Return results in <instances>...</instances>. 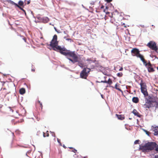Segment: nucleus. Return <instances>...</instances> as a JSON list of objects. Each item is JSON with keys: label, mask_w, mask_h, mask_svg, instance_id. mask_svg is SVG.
<instances>
[{"label": "nucleus", "mask_w": 158, "mask_h": 158, "mask_svg": "<svg viewBox=\"0 0 158 158\" xmlns=\"http://www.w3.org/2000/svg\"><path fill=\"white\" fill-rule=\"evenodd\" d=\"M73 150L72 151V152H74L75 153H76L77 151V150L74 148H73Z\"/></svg>", "instance_id": "nucleus-31"}, {"label": "nucleus", "mask_w": 158, "mask_h": 158, "mask_svg": "<svg viewBox=\"0 0 158 158\" xmlns=\"http://www.w3.org/2000/svg\"><path fill=\"white\" fill-rule=\"evenodd\" d=\"M3 106V105H0V112H1L2 113H4V112H2V110H1V109L2 108V107Z\"/></svg>", "instance_id": "nucleus-30"}, {"label": "nucleus", "mask_w": 158, "mask_h": 158, "mask_svg": "<svg viewBox=\"0 0 158 158\" xmlns=\"http://www.w3.org/2000/svg\"><path fill=\"white\" fill-rule=\"evenodd\" d=\"M100 82L107 83L109 84H112V83L111 80L110 78L109 79L108 81H106V80H105V81H102Z\"/></svg>", "instance_id": "nucleus-14"}, {"label": "nucleus", "mask_w": 158, "mask_h": 158, "mask_svg": "<svg viewBox=\"0 0 158 158\" xmlns=\"http://www.w3.org/2000/svg\"><path fill=\"white\" fill-rule=\"evenodd\" d=\"M141 86V90L142 93L145 96L148 95V93L147 91V85L145 82H143L142 81L140 84Z\"/></svg>", "instance_id": "nucleus-3"}, {"label": "nucleus", "mask_w": 158, "mask_h": 158, "mask_svg": "<svg viewBox=\"0 0 158 158\" xmlns=\"http://www.w3.org/2000/svg\"><path fill=\"white\" fill-rule=\"evenodd\" d=\"M131 53L133 56L137 57L140 54L139 49L137 48H133L131 51Z\"/></svg>", "instance_id": "nucleus-8"}, {"label": "nucleus", "mask_w": 158, "mask_h": 158, "mask_svg": "<svg viewBox=\"0 0 158 158\" xmlns=\"http://www.w3.org/2000/svg\"><path fill=\"white\" fill-rule=\"evenodd\" d=\"M43 22L44 23H47L49 21V19L47 17H45L43 18Z\"/></svg>", "instance_id": "nucleus-20"}, {"label": "nucleus", "mask_w": 158, "mask_h": 158, "mask_svg": "<svg viewBox=\"0 0 158 158\" xmlns=\"http://www.w3.org/2000/svg\"><path fill=\"white\" fill-rule=\"evenodd\" d=\"M67 40H71V39H68Z\"/></svg>", "instance_id": "nucleus-48"}, {"label": "nucleus", "mask_w": 158, "mask_h": 158, "mask_svg": "<svg viewBox=\"0 0 158 158\" xmlns=\"http://www.w3.org/2000/svg\"><path fill=\"white\" fill-rule=\"evenodd\" d=\"M37 105L40 106L39 110H42L43 109V105L42 103L40 101H38L37 102Z\"/></svg>", "instance_id": "nucleus-15"}, {"label": "nucleus", "mask_w": 158, "mask_h": 158, "mask_svg": "<svg viewBox=\"0 0 158 158\" xmlns=\"http://www.w3.org/2000/svg\"><path fill=\"white\" fill-rule=\"evenodd\" d=\"M156 103V106H158V102H157V103Z\"/></svg>", "instance_id": "nucleus-39"}, {"label": "nucleus", "mask_w": 158, "mask_h": 158, "mask_svg": "<svg viewBox=\"0 0 158 158\" xmlns=\"http://www.w3.org/2000/svg\"><path fill=\"white\" fill-rule=\"evenodd\" d=\"M86 61H87L88 63H94L96 61L95 58H87Z\"/></svg>", "instance_id": "nucleus-11"}, {"label": "nucleus", "mask_w": 158, "mask_h": 158, "mask_svg": "<svg viewBox=\"0 0 158 158\" xmlns=\"http://www.w3.org/2000/svg\"><path fill=\"white\" fill-rule=\"evenodd\" d=\"M25 15H26V11H25V12H24Z\"/></svg>", "instance_id": "nucleus-45"}, {"label": "nucleus", "mask_w": 158, "mask_h": 158, "mask_svg": "<svg viewBox=\"0 0 158 158\" xmlns=\"http://www.w3.org/2000/svg\"><path fill=\"white\" fill-rule=\"evenodd\" d=\"M18 4H19V6H22L23 5L24 3H23V1H20L19 2Z\"/></svg>", "instance_id": "nucleus-25"}, {"label": "nucleus", "mask_w": 158, "mask_h": 158, "mask_svg": "<svg viewBox=\"0 0 158 158\" xmlns=\"http://www.w3.org/2000/svg\"><path fill=\"white\" fill-rule=\"evenodd\" d=\"M32 71L34 72V71H35V69H32Z\"/></svg>", "instance_id": "nucleus-41"}, {"label": "nucleus", "mask_w": 158, "mask_h": 158, "mask_svg": "<svg viewBox=\"0 0 158 158\" xmlns=\"http://www.w3.org/2000/svg\"><path fill=\"white\" fill-rule=\"evenodd\" d=\"M144 0L145 1H147V0Z\"/></svg>", "instance_id": "nucleus-51"}, {"label": "nucleus", "mask_w": 158, "mask_h": 158, "mask_svg": "<svg viewBox=\"0 0 158 158\" xmlns=\"http://www.w3.org/2000/svg\"><path fill=\"white\" fill-rule=\"evenodd\" d=\"M132 101L133 102L137 103L139 101V99L137 97H133L132 99Z\"/></svg>", "instance_id": "nucleus-16"}, {"label": "nucleus", "mask_w": 158, "mask_h": 158, "mask_svg": "<svg viewBox=\"0 0 158 158\" xmlns=\"http://www.w3.org/2000/svg\"><path fill=\"white\" fill-rule=\"evenodd\" d=\"M78 58L77 61V62H78V65L81 67L83 68L84 67V64L81 62L78 61Z\"/></svg>", "instance_id": "nucleus-18"}, {"label": "nucleus", "mask_w": 158, "mask_h": 158, "mask_svg": "<svg viewBox=\"0 0 158 158\" xmlns=\"http://www.w3.org/2000/svg\"><path fill=\"white\" fill-rule=\"evenodd\" d=\"M122 26H123L125 28H126L127 27V25H126L124 23H123V24H122Z\"/></svg>", "instance_id": "nucleus-32"}, {"label": "nucleus", "mask_w": 158, "mask_h": 158, "mask_svg": "<svg viewBox=\"0 0 158 158\" xmlns=\"http://www.w3.org/2000/svg\"><path fill=\"white\" fill-rule=\"evenodd\" d=\"M40 131H39V132L38 131V132H37V134H38V133H40Z\"/></svg>", "instance_id": "nucleus-47"}, {"label": "nucleus", "mask_w": 158, "mask_h": 158, "mask_svg": "<svg viewBox=\"0 0 158 158\" xmlns=\"http://www.w3.org/2000/svg\"><path fill=\"white\" fill-rule=\"evenodd\" d=\"M148 133H149V132H148V131H146V133H147V134H148Z\"/></svg>", "instance_id": "nucleus-46"}, {"label": "nucleus", "mask_w": 158, "mask_h": 158, "mask_svg": "<svg viewBox=\"0 0 158 158\" xmlns=\"http://www.w3.org/2000/svg\"><path fill=\"white\" fill-rule=\"evenodd\" d=\"M57 35H54L53 39H52V41H57Z\"/></svg>", "instance_id": "nucleus-24"}, {"label": "nucleus", "mask_w": 158, "mask_h": 158, "mask_svg": "<svg viewBox=\"0 0 158 158\" xmlns=\"http://www.w3.org/2000/svg\"><path fill=\"white\" fill-rule=\"evenodd\" d=\"M139 140H136L135 141V142H134V143H135V144H139Z\"/></svg>", "instance_id": "nucleus-28"}, {"label": "nucleus", "mask_w": 158, "mask_h": 158, "mask_svg": "<svg viewBox=\"0 0 158 158\" xmlns=\"http://www.w3.org/2000/svg\"><path fill=\"white\" fill-rule=\"evenodd\" d=\"M23 40H24L25 41V42H26V39L24 37L23 38Z\"/></svg>", "instance_id": "nucleus-35"}, {"label": "nucleus", "mask_w": 158, "mask_h": 158, "mask_svg": "<svg viewBox=\"0 0 158 158\" xmlns=\"http://www.w3.org/2000/svg\"><path fill=\"white\" fill-rule=\"evenodd\" d=\"M157 69L158 70V67L157 68Z\"/></svg>", "instance_id": "nucleus-50"}, {"label": "nucleus", "mask_w": 158, "mask_h": 158, "mask_svg": "<svg viewBox=\"0 0 158 158\" xmlns=\"http://www.w3.org/2000/svg\"><path fill=\"white\" fill-rule=\"evenodd\" d=\"M9 2L12 5H15L17 7H19V5L18 4H17L16 3H15V2H13V1H12L10 0V2Z\"/></svg>", "instance_id": "nucleus-21"}, {"label": "nucleus", "mask_w": 158, "mask_h": 158, "mask_svg": "<svg viewBox=\"0 0 158 158\" xmlns=\"http://www.w3.org/2000/svg\"><path fill=\"white\" fill-rule=\"evenodd\" d=\"M43 136L44 137H48L49 135L48 131H47L46 133L43 132Z\"/></svg>", "instance_id": "nucleus-22"}, {"label": "nucleus", "mask_w": 158, "mask_h": 158, "mask_svg": "<svg viewBox=\"0 0 158 158\" xmlns=\"http://www.w3.org/2000/svg\"><path fill=\"white\" fill-rule=\"evenodd\" d=\"M30 1L29 0V1H28L27 2V4H29L30 3Z\"/></svg>", "instance_id": "nucleus-38"}, {"label": "nucleus", "mask_w": 158, "mask_h": 158, "mask_svg": "<svg viewBox=\"0 0 158 158\" xmlns=\"http://www.w3.org/2000/svg\"><path fill=\"white\" fill-rule=\"evenodd\" d=\"M156 151L158 152V145L157 146L156 148Z\"/></svg>", "instance_id": "nucleus-36"}, {"label": "nucleus", "mask_w": 158, "mask_h": 158, "mask_svg": "<svg viewBox=\"0 0 158 158\" xmlns=\"http://www.w3.org/2000/svg\"><path fill=\"white\" fill-rule=\"evenodd\" d=\"M115 116L117 117L118 119L123 120L125 119V117L123 115H118L116 114Z\"/></svg>", "instance_id": "nucleus-12"}, {"label": "nucleus", "mask_w": 158, "mask_h": 158, "mask_svg": "<svg viewBox=\"0 0 158 158\" xmlns=\"http://www.w3.org/2000/svg\"><path fill=\"white\" fill-rule=\"evenodd\" d=\"M19 92L20 94H23L25 93L26 90L24 88H22L19 89Z\"/></svg>", "instance_id": "nucleus-17"}, {"label": "nucleus", "mask_w": 158, "mask_h": 158, "mask_svg": "<svg viewBox=\"0 0 158 158\" xmlns=\"http://www.w3.org/2000/svg\"><path fill=\"white\" fill-rule=\"evenodd\" d=\"M83 158H87L85 157H84Z\"/></svg>", "instance_id": "nucleus-49"}, {"label": "nucleus", "mask_w": 158, "mask_h": 158, "mask_svg": "<svg viewBox=\"0 0 158 158\" xmlns=\"http://www.w3.org/2000/svg\"><path fill=\"white\" fill-rule=\"evenodd\" d=\"M144 65L147 67L148 72H153L155 71V70L152 67V65L151 64L150 61H149L148 63L147 62Z\"/></svg>", "instance_id": "nucleus-7"}, {"label": "nucleus", "mask_w": 158, "mask_h": 158, "mask_svg": "<svg viewBox=\"0 0 158 158\" xmlns=\"http://www.w3.org/2000/svg\"><path fill=\"white\" fill-rule=\"evenodd\" d=\"M157 103V102L155 101H151L149 99H147L145 103L143 105L144 107L145 108H148L153 107L155 106V105L153 104V103Z\"/></svg>", "instance_id": "nucleus-6"}, {"label": "nucleus", "mask_w": 158, "mask_h": 158, "mask_svg": "<svg viewBox=\"0 0 158 158\" xmlns=\"http://www.w3.org/2000/svg\"><path fill=\"white\" fill-rule=\"evenodd\" d=\"M123 69V68L122 67H121L119 70V71H122Z\"/></svg>", "instance_id": "nucleus-34"}, {"label": "nucleus", "mask_w": 158, "mask_h": 158, "mask_svg": "<svg viewBox=\"0 0 158 158\" xmlns=\"http://www.w3.org/2000/svg\"><path fill=\"white\" fill-rule=\"evenodd\" d=\"M69 148L70 149H73V148H72V147H69Z\"/></svg>", "instance_id": "nucleus-44"}, {"label": "nucleus", "mask_w": 158, "mask_h": 158, "mask_svg": "<svg viewBox=\"0 0 158 158\" xmlns=\"http://www.w3.org/2000/svg\"><path fill=\"white\" fill-rule=\"evenodd\" d=\"M132 112L134 114V115L137 116L139 117H140L141 116V115H140L135 109H134L133 110Z\"/></svg>", "instance_id": "nucleus-13"}, {"label": "nucleus", "mask_w": 158, "mask_h": 158, "mask_svg": "<svg viewBox=\"0 0 158 158\" xmlns=\"http://www.w3.org/2000/svg\"><path fill=\"white\" fill-rule=\"evenodd\" d=\"M106 1L107 2H110L112 1V0H106Z\"/></svg>", "instance_id": "nucleus-33"}, {"label": "nucleus", "mask_w": 158, "mask_h": 158, "mask_svg": "<svg viewBox=\"0 0 158 158\" xmlns=\"http://www.w3.org/2000/svg\"><path fill=\"white\" fill-rule=\"evenodd\" d=\"M57 41L52 40L50 46L53 48L54 50L59 52L61 54L67 56V59L73 63L74 64L77 61L78 57L74 51L67 50L64 47H61L58 45Z\"/></svg>", "instance_id": "nucleus-1"}, {"label": "nucleus", "mask_w": 158, "mask_h": 158, "mask_svg": "<svg viewBox=\"0 0 158 158\" xmlns=\"http://www.w3.org/2000/svg\"><path fill=\"white\" fill-rule=\"evenodd\" d=\"M90 69L88 68H85L80 73L81 77L82 78L86 79L88 73L89 72Z\"/></svg>", "instance_id": "nucleus-4"}, {"label": "nucleus", "mask_w": 158, "mask_h": 158, "mask_svg": "<svg viewBox=\"0 0 158 158\" xmlns=\"http://www.w3.org/2000/svg\"><path fill=\"white\" fill-rule=\"evenodd\" d=\"M158 158V155L155 156L154 158Z\"/></svg>", "instance_id": "nucleus-37"}, {"label": "nucleus", "mask_w": 158, "mask_h": 158, "mask_svg": "<svg viewBox=\"0 0 158 158\" xmlns=\"http://www.w3.org/2000/svg\"><path fill=\"white\" fill-rule=\"evenodd\" d=\"M153 131L154 132V135H157L158 134V127H155L154 128Z\"/></svg>", "instance_id": "nucleus-19"}, {"label": "nucleus", "mask_w": 158, "mask_h": 158, "mask_svg": "<svg viewBox=\"0 0 158 158\" xmlns=\"http://www.w3.org/2000/svg\"><path fill=\"white\" fill-rule=\"evenodd\" d=\"M55 30L56 31V32H57L58 33H59V32H58V31L56 30V29L55 28Z\"/></svg>", "instance_id": "nucleus-42"}, {"label": "nucleus", "mask_w": 158, "mask_h": 158, "mask_svg": "<svg viewBox=\"0 0 158 158\" xmlns=\"http://www.w3.org/2000/svg\"><path fill=\"white\" fill-rule=\"evenodd\" d=\"M57 141L60 144V145L61 146H62V144L60 142V139H57Z\"/></svg>", "instance_id": "nucleus-27"}, {"label": "nucleus", "mask_w": 158, "mask_h": 158, "mask_svg": "<svg viewBox=\"0 0 158 158\" xmlns=\"http://www.w3.org/2000/svg\"><path fill=\"white\" fill-rule=\"evenodd\" d=\"M0 92V95L2 97H5L7 94L6 89L5 88L1 89Z\"/></svg>", "instance_id": "nucleus-9"}, {"label": "nucleus", "mask_w": 158, "mask_h": 158, "mask_svg": "<svg viewBox=\"0 0 158 158\" xmlns=\"http://www.w3.org/2000/svg\"><path fill=\"white\" fill-rule=\"evenodd\" d=\"M123 75V74L122 73H119L117 74V76L119 77H121Z\"/></svg>", "instance_id": "nucleus-26"}, {"label": "nucleus", "mask_w": 158, "mask_h": 158, "mask_svg": "<svg viewBox=\"0 0 158 158\" xmlns=\"http://www.w3.org/2000/svg\"><path fill=\"white\" fill-rule=\"evenodd\" d=\"M63 147L64 148H66V147L64 145L63 146Z\"/></svg>", "instance_id": "nucleus-40"}, {"label": "nucleus", "mask_w": 158, "mask_h": 158, "mask_svg": "<svg viewBox=\"0 0 158 158\" xmlns=\"http://www.w3.org/2000/svg\"><path fill=\"white\" fill-rule=\"evenodd\" d=\"M18 8H19L20 9L22 10L23 12H25V10H24L22 8H21L20 6H19V7H18Z\"/></svg>", "instance_id": "nucleus-29"}, {"label": "nucleus", "mask_w": 158, "mask_h": 158, "mask_svg": "<svg viewBox=\"0 0 158 158\" xmlns=\"http://www.w3.org/2000/svg\"><path fill=\"white\" fill-rule=\"evenodd\" d=\"M118 84L117 83L115 85V88L117 89L118 90L121 92H122V90L121 89H120V88H118Z\"/></svg>", "instance_id": "nucleus-23"}, {"label": "nucleus", "mask_w": 158, "mask_h": 158, "mask_svg": "<svg viewBox=\"0 0 158 158\" xmlns=\"http://www.w3.org/2000/svg\"><path fill=\"white\" fill-rule=\"evenodd\" d=\"M105 1H106V0H105Z\"/></svg>", "instance_id": "nucleus-52"}, {"label": "nucleus", "mask_w": 158, "mask_h": 158, "mask_svg": "<svg viewBox=\"0 0 158 158\" xmlns=\"http://www.w3.org/2000/svg\"><path fill=\"white\" fill-rule=\"evenodd\" d=\"M156 143L154 142H148L145 143L144 145H139V149L142 151L143 152H145L149 151H152L156 148Z\"/></svg>", "instance_id": "nucleus-2"}, {"label": "nucleus", "mask_w": 158, "mask_h": 158, "mask_svg": "<svg viewBox=\"0 0 158 158\" xmlns=\"http://www.w3.org/2000/svg\"><path fill=\"white\" fill-rule=\"evenodd\" d=\"M104 6H101V8H104Z\"/></svg>", "instance_id": "nucleus-43"}, {"label": "nucleus", "mask_w": 158, "mask_h": 158, "mask_svg": "<svg viewBox=\"0 0 158 158\" xmlns=\"http://www.w3.org/2000/svg\"><path fill=\"white\" fill-rule=\"evenodd\" d=\"M147 46L151 49L154 50L156 52H157L158 50V48L156 45V44L154 41H150L148 43Z\"/></svg>", "instance_id": "nucleus-5"}, {"label": "nucleus", "mask_w": 158, "mask_h": 158, "mask_svg": "<svg viewBox=\"0 0 158 158\" xmlns=\"http://www.w3.org/2000/svg\"><path fill=\"white\" fill-rule=\"evenodd\" d=\"M137 57L140 58L141 60L143 62L144 64H145L147 62V61L144 59L143 55L140 54Z\"/></svg>", "instance_id": "nucleus-10"}]
</instances>
